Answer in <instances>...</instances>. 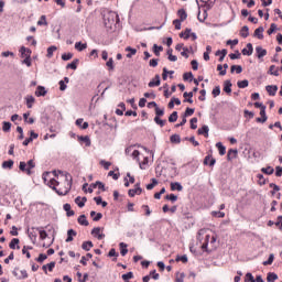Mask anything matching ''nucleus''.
<instances>
[{"label": "nucleus", "instance_id": "obj_4", "mask_svg": "<svg viewBox=\"0 0 282 282\" xmlns=\"http://www.w3.org/2000/svg\"><path fill=\"white\" fill-rule=\"evenodd\" d=\"M129 197H135V195H142V187H140V183L134 185V188L128 191Z\"/></svg>", "mask_w": 282, "mask_h": 282}, {"label": "nucleus", "instance_id": "obj_24", "mask_svg": "<svg viewBox=\"0 0 282 282\" xmlns=\"http://www.w3.org/2000/svg\"><path fill=\"white\" fill-rule=\"evenodd\" d=\"M177 14L180 17V21H186V19H188V14L186 13V10H184V9H180L177 11Z\"/></svg>", "mask_w": 282, "mask_h": 282}, {"label": "nucleus", "instance_id": "obj_54", "mask_svg": "<svg viewBox=\"0 0 282 282\" xmlns=\"http://www.w3.org/2000/svg\"><path fill=\"white\" fill-rule=\"evenodd\" d=\"M269 72H270V74H271L272 76H279V69H276V66H274V65H271V66H270Z\"/></svg>", "mask_w": 282, "mask_h": 282}, {"label": "nucleus", "instance_id": "obj_30", "mask_svg": "<svg viewBox=\"0 0 282 282\" xmlns=\"http://www.w3.org/2000/svg\"><path fill=\"white\" fill-rule=\"evenodd\" d=\"M35 100L36 99L34 98V96H28L26 97V107H28V109H32Z\"/></svg>", "mask_w": 282, "mask_h": 282}, {"label": "nucleus", "instance_id": "obj_39", "mask_svg": "<svg viewBox=\"0 0 282 282\" xmlns=\"http://www.w3.org/2000/svg\"><path fill=\"white\" fill-rule=\"evenodd\" d=\"M56 50H58V47H56V46H50V47L47 48V54H46L47 58H52V56H54V52H56Z\"/></svg>", "mask_w": 282, "mask_h": 282}, {"label": "nucleus", "instance_id": "obj_35", "mask_svg": "<svg viewBox=\"0 0 282 282\" xmlns=\"http://www.w3.org/2000/svg\"><path fill=\"white\" fill-rule=\"evenodd\" d=\"M216 147L219 151V155H226V147L221 142L216 143Z\"/></svg>", "mask_w": 282, "mask_h": 282}, {"label": "nucleus", "instance_id": "obj_21", "mask_svg": "<svg viewBox=\"0 0 282 282\" xmlns=\"http://www.w3.org/2000/svg\"><path fill=\"white\" fill-rule=\"evenodd\" d=\"M263 26H259L258 29H256L253 36H257V39L261 41L263 39Z\"/></svg>", "mask_w": 282, "mask_h": 282}, {"label": "nucleus", "instance_id": "obj_42", "mask_svg": "<svg viewBox=\"0 0 282 282\" xmlns=\"http://www.w3.org/2000/svg\"><path fill=\"white\" fill-rule=\"evenodd\" d=\"M181 39H191V29H186L185 32L180 33Z\"/></svg>", "mask_w": 282, "mask_h": 282}, {"label": "nucleus", "instance_id": "obj_44", "mask_svg": "<svg viewBox=\"0 0 282 282\" xmlns=\"http://www.w3.org/2000/svg\"><path fill=\"white\" fill-rule=\"evenodd\" d=\"M23 118H24V122H28L29 124H34V118H30V112H25L23 115Z\"/></svg>", "mask_w": 282, "mask_h": 282}, {"label": "nucleus", "instance_id": "obj_26", "mask_svg": "<svg viewBox=\"0 0 282 282\" xmlns=\"http://www.w3.org/2000/svg\"><path fill=\"white\" fill-rule=\"evenodd\" d=\"M75 50H77V52H83L84 50H87V43L83 44L82 42H76Z\"/></svg>", "mask_w": 282, "mask_h": 282}, {"label": "nucleus", "instance_id": "obj_50", "mask_svg": "<svg viewBox=\"0 0 282 282\" xmlns=\"http://www.w3.org/2000/svg\"><path fill=\"white\" fill-rule=\"evenodd\" d=\"M213 217H218L219 219H224L226 217V213L224 212H212Z\"/></svg>", "mask_w": 282, "mask_h": 282}, {"label": "nucleus", "instance_id": "obj_18", "mask_svg": "<svg viewBox=\"0 0 282 282\" xmlns=\"http://www.w3.org/2000/svg\"><path fill=\"white\" fill-rule=\"evenodd\" d=\"M237 153L238 151L236 149H230L228 150L227 153V160L230 162L231 160H235V158H237Z\"/></svg>", "mask_w": 282, "mask_h": 282}, {"label": "nucleus", "instance_id": "obj_41", "mask_svg": "<svg viewBox=\"0 0 282 282\" xmlns=\"http://www.w3.org/2000/svg\"><path fill=\"white\" fill-rule=\"evenodd\" d=\"M171 142L174 143V144H180V142H182V139L180 138V134H173L171 138H170Z\"/></svg>", "mask_w": 282, "mask_h": 282}, {"label": "nucleus", "instance_id": "obj_31", "mask_svg": "<svg viewBox=\"0 0 282 282\" xmlns=\"http://www.w3.org/2000/svg\"><path fill=\"white\" fill-rule=\"evenodd\" d=\"M40 232V239L44 241V239H47V231L43 230V227L35 228Z\"/></svg>", "mask_w": 282, "mask_h": 282}, {"label": "nucleus", "instance_id": "obj_57", "mask_svg": "<svg viewBox=\"0 0 282 282\" xmlns=\"http://www.w3.org/2000/svg\"><path fill=\"white\" fill-rule=\"evenodd\" d=\"M154 122H156L160 127H164V124H166V120H162L160 117H154Z\"/></svg>", "mask_w": 282, "mask_h": 282}, {"label": "nucleus", "instance_id": "obj_6", "mask_svg": "<svg viewBox=\"0 0 282 282\" xmlns=\"http://www.w3.org/2000/svg\"><path fill=\"white\" fill-rule=\"evenodd\" d=\"M20 53H21L22 58H31V56H32V50H30L25 46H22L20 48Z\"/></svg>", "mask_w": 282, "mask_h": 282}, {"label": "nucleus", "instance_id": "obj_56", "mask_svg": "<svg viewBox=\"0 0 282 282\" xmlns=\"http://www.w3.org/2000/svg\"><path fill=\"white\" fill-rule=\"evenodd\" d=\"M176 261H182V263H188V257H186V254L177 256Z\"/></svg>", "mask_w": 282, "mask_h": 282}, {"label": "nucleus", "instance_id": "obj_12", "mask_svg": "<svg viewBox=\"0 0 282 282\" xmlns=\"http://www.w3.org/2000/svg\"><path fill=\"white\" fill-rule=\"evenodd\" d=\"M87 203V197H80V196H77L76 198H75V204H77V206L79 207V208H83V207H85V204Z\"/></svg>", "mask_w": 282, "mask_h": 282}, {"label": "nucleus", "instance_id": "obj_63", "mask_svg": "<svg viewBox=\"0 0 282 282\" xmlns=\"http://www.w3.org/2000/svg\"><path fill=\"white\" fill-rule=\"evenodd\" d=\"M245 281H246V282H248V281H250V282H257V281L254 280V276L252 275V273H247Z\"/></svg>", "mask_w": 282, "mask_h": 282}, {"label": "nucleus", "instance_id": "obj_37", "mask_svg": "<svg viewBox=\"0 0 282 282\" xmlns=\"http://www.w3.org/2000/svg\"><path fill=\"white\" fill-rule=\"evenodd\" d=\"M78 68V59H74L72 63L66 65V69H77Z\"/></svg>", "mask_w": 282, "mask_h": 282}, {"label": "nucleus", "instance_id": "obj_60", "mask_svg": "<svg viewBox=\"0 0 282 282\" xmlns=\"http://www.w3.org/2000/svg\"><path fill=\"white\" fill-rule=\"evenodd\" d=\"M274 32H276V24L272 23L270 25V29L267 31V33L270 34H274Z\"/></svg>", "mask_w": 282, "mask_h": 282}, {"label": "nucleus", "instance_id": "obj_10", "mask_svg": "<svg viewBox=\"0 0 282 282\" xmlns=\"http://www.w3.org/2000/svg\"><path fill=\"white\" fill-rule=\"evenodd\" d=\"M20 171H22L23 173H26V175H32V171H30V169H28V163L21 161L20 165H19Z\"/></svg>", "mask_w": 282, "mask_h": 282}, {"label": "nucleus", "instance_id": "obj_49", "mask_svg": "<svg viewBox=\"0 0 282 282\" xmlns=\"http://www.w3.org/2000/svg\"><path fill=\"white\" fill-rule=\"evenodd\" d=\"M195 113V108H186L183 118H188V116H193Z\"/></svg>", "mask_w": 282, "mask_h": 282}, {"label": "nucleus", "instance_id": "obj_33", "mask_svg": "<svg viewBox=\"0 0 282 282\" xmlns=\"http://www.w3.org/2000/svg\"><path fill=\"white\" fill-rule=\"evenodd\" d=\"M141 171H145L147 166L149 165V158H144L142 162L138 161Z\"/></svg>", "mask_w": 282, "mask_h": 282}, {"label": "nucleus", "instance_id": "obj_16", "mask_svg": "<svg viewBox=\"0 0 282 282\" xmlns=\"http://www.w3.org/2000/svg\"><path fill=\"white\" fill-rule=\"evenodd\" d=\"M208 131H210L208 126H203L200 129L197 130V133L198 135H205V138H208Z\"/></svg>", "mask_w": 282, "mask_h": 282}, {"label": "nucleus", "instance_id": "obj_27", "mask_svg": "<svg viewBox=\"0 0 282 282\" xmlns=\"http://www.w3.org/2000/svg\"><path fill=\"white\" fill-rule=\"evenodd\" d=\"M10 129H12V123L10 121H3L2 131H4V133H9Z\"/></svg>", "mask_w": 282, "mask_h": 282}, {"label": "nucleus", "instance_id": "obj_29", "mask_svg": "<svg viewBox=\"0 0 282 282\" xmlns=\"http://www.w3.org/2000/svg\"><path fill=\"white\" fill-rule=\"evenodd\" d=\"M90 217H93V221H100V219H102V214L90 212Z\"/></svg>", "mask_w": 282, "mask_h": 282}, {"label": "nucleus", "instance_id": "obj_40", "mask_svg": "<svg viewBox=\"0 0 282 282\" xmlns=\"http://www.w3.org/2000/svg\"><path fill=\"white\" fill-rule=\"evenodd\" d=\"M17 246H19V238H13L9 243V248H11V250H17Z\"/></svg>", "mask_w": 282, "mask_h": 282}, {"label": "nucleus", "instance_id": "obj_55", "mask_svg": "<svg viewBox=\"0 0 282 282\" xmlns=\"http://www.w3.org/2000/svg\"><path fill=\"white\" fill-rule=\"evenodd\" d=\"M37 25H47V18L45 15H41L40 20L37 21Z\"/></svg>", "mask_w": 282, "mask_h": 282}, {"label": "nucleus", "instance_id": "obj_45", "mask_svg": "<svg viewBox=\"0 0 282 282\" xmlns=\"http://www.w3.org/2000/svg\"><path fill=\"white\" fill-rule=\"evenodd\" d=\"M239 89H246V87H248L249 82L247 79L240 80L237 83Z\"/></svg>", "mask_w": 282, "mask_h": 282}, {"label": "nucleus", "instance_id": "obj_28", "mask_svg": "<svg viewBox=\"0 0 282 282\" xmlns=\"http://www.w3.org/2000/svg\"><path fill=\"white\" fill-rule=\"evenodd\" d=\"M279 279V275L274 272H269L267 275V281L268 282H274Z\"/></svg>", "mask_w": 282, "mask_h": 282}, {"label": "nucleus", "instance_id": "obj_36", "mask_svg": "<svg viewBox=\"0 0 282 282\" xmlns=\"http://www.w3.org/2000/svg\"><path fill=\"white\" fill-rule=\"evenodd\" d=\"M235 72H236V74H241V72H243V67H241V65H232L231 74H234Z\"/></svg>", "mask_w": 282, "mask_h": 282}, {"label": "nucleus", "instance_id": "obj_1", "mask_svg": "<svg viewBox=\"0 0 282 282\" xmlns=\"http://www.w3.org/2000/svg\"><path fill=\"white\" fill-rule=\"evenodd\" d=\"M206 232H208V229H200L197 232V241H199L202 250L209 252L210 250L215 249V243H217V236L210 237V235Z\"/></svg>", "mask_w": 282, "mask_h": 282}, {"label": "nucleus", "instance_id": "obj_32", "mask_svg": "<svg viewBox=\"0 0 282 282\" xmlns=\"http://www.w3.org/2000/svg\"><path fill=\"white\" fill-rule=\"evenodd\" d=\"M126 52H130L127 54V58H131V56H135V54H138V50L132 48L131 46L126 47Z\"/></svg>", "mask_w": 282, "mask_h": 282}, {"label": "nucleus", "instance_id": "obj_59", "mask_svg": "<svg viewBox=\"0 0 282 282\" xmlns=\"http://www.w3.org/2000/svg\"><path fill=\"white\" fill-rule=\"evenodd\" d=\"M191 129H197V118L196 117H194V118H192L191 119Z\"/></svg>", "mask_w": 282, "mask_h": 282}, {"label": "nucleus", "instance_id": "obj_48", "mask_svg": "<svg viewBox=\"0 0 282 282\" xmlns=\"http://www.w3.org/2000/svg\"><path fill=\"white\" fill-rule=\"evenodd\" d=\"M91 257H94L91 253H87L86 257L83 256L80 259V263L84 265H87V261H88V259H91Z\"/></svg>", "mask_w": 282, "mask_h": 282}, {"label": "nucleus", "instance_id": "obj_2", "mask_svg": "<svg viewBox=\"0 0 282 282\" xmlns=\"http://www.w3.org/2000/svg\"><path fill=\"white\" fill-rule=\"evenodd\" d=\"M59 175H64L65 177V187L64 188H59L57 189L56 186H58V181H56L55 178H51L46 184L47 186H50V188H52L53 191H55L57 193V195H67V193H69V191H72V175L69 173H63V171H58Z\"/></svg>", "mask_w": 282, "mask_h": 282}, {"label": "nucleus", "instance_id": "obj_13", "mask_svg": "<svg viewBox=\"0 0 282 282\" xmlns=\"http://www.w3.org/2000/svg\"><path fill=\"white\" fill-rule=\"evenodd\" d=\"M224 91L226 94H232V83L230 80L224 82Z\"/></svg>", "mask_w": 282, "mask_h": 282}, {"label": "nucleus", "instance_id": "obj_38", "mask_svg": "<svg viewBox=\"0 0 282 282\" xmlns=\"http://www.w3.org/2000/svg\"><path fill=\"white\" fill-rule=\"evenodd\" d=\"M261 172L264 173L265 175H272L274 173V167L272 166L262 167Z\"/></svg>", "mask_w": 282, "mask_h": 282}, {"label": "nucleus", "instance_id": "obj_25", "mask_svg": "<svg viewBox=\"0 0 282 282\" xmlns=\"http://www.w3.org/2000/svg\"><path fill=\"white\" fill-rule=\"evenodd\" d=\"M83 250H86V252H89L91 248H94V242L91 241H84L82 245Z\"/></svg>", "mask_w": 282, "mask_h": 282}, {"label": "nucleus", "instance_id": "obj_14", "mask_svg": "<svg viewBox=\"0 0 282 282\" xmlns=\"http://www.w3.org/2000/svg\"><path fill=\"white\" fill-rule=\"evenodd\" d=\"M76 230L74 229H68L67 231V238H66V243H69L72 241H74V237H76Z\"/></svg>", "mask_w": 282, "mask_h": 282}, {"label": "nucleus", "instance_id": "obj_64", "mask_svg": "<svg viewBox=\"0 0 282 282\" xmlns=\"http://www.w3.org/2000/svg\"><path fill=\"white\" fill-rule=\"evenodd\" d=\"M184 273H177L176 274V282H184Z\"/></svg>", "mask_w": 282, "mask_h": 282}, {"label": "nucleus", "instance_id": "obj_51", "mask_svg": "<svg viewBox=\"0 0 282 282\" xmlns=\"http://www.w3.org/2000/svg\"><path fill=\"white\" fill-rule=\"evenodd\" d=\"M151 182H152L151 184L147 185L148 191H153V188H155V186H158V181L155 178H152Z\"/></svg>", "mask_w": 282, "mask_h": 282}, {"label": "nucleus", "instance_id": "obj_5", "mask_svg": "<svg viewBox=\"0 0 282 282\" xmlns=\"http://www.w3.org/2000/svg\"><path fill=\"white\" fill-rule=\"evenodd\" d=\"M116 19H118V14L111 12L105 18V24L106 25H113L116 23Z\"/></svg>", "mask_w": 282, "mask_h": 282}, {"label": "nucleus", "instance_id": "obj_19", "mask_svg": "<svg viewBox=\"0 0 282 282\" xmlns=\"http://www.w3.org/2000/svg\"><path fill=\"white\" fill-rule=\"evenodd\" d=\"M47 90H45V87L43 86H37L36 90H35V96L41 97V96H46Z\"/></svg>", "mask_w": 282, "mask_h": 282}, {"label": "nucleus", "instance_id": "obj_43", "mask_svg": "<svg viewBox=\"0 0 282 282\" xmlns=\"http://www.w3.org/2000/svg\"><path fill=\"white\" fill-rule=\"evenodd\" d=\"M164 116V108L155 107V118H162Z\"/></svg>", "mask_w": 282, "mask_h": 282}, {"label": "nucleus", "instance_id": "obj_3", "mask_svg": "<svg viewBox=\"0 0 282 282\" xmlns=\"http://www.w3.org/2000/svg\"><path fill=\"white\" fill-rule=\"evenodd\" d=\"M126 155H131L133 160L140 162V151L135 150L134 145H130L126 149Z\"/></svg>", "mask_w": 282, "mask_h": 282}, {"label": "nucleus", "instance_id": "obj_17", "mask_svg": "<svg viewBox=\"0 0 282 282\" xmlns=\"http://www.w3.org/2000/svg\"><path fill=\"white\" fill-rule=\"evenodd\" d=\"M240 36H242V39H248V36H250V29L248 25L242 26L240 30Z\"/></svg>", "mask_w": 282, "mask_h": 282}, {"label": "nucleus", "instance_id": "obj_53", "mask_svg": "<svg viewBox=\"0 0 282 282\" xmlns=\"http://www.w3.org/2000/svg\"><path fill=\"white\" fill-rule=\"evenodd\" d=\"M169 122H177V111H173L169 117Z\"/></svg>", "mask_w": 282, "mask_h": 282}, {"label": "nucleus", "instance_id": "obj_23", "mask_svg": "<svg viewBox=\"0 0 282 282\" xmlns=\"http://www.w3.org/2000/svg\"><path fill=\"white\" fill-rule=\"evenodd\" d=\"M80 226H89V221L87 220V216L80 215L77 219Z\"/></svg>", "mask_w": 282, "mask_h": 282}, {"label": "nucleus", "instance_id": "obj_58", "mask_svg": "<svg viewBox=\"0 0 282 282\" xmlns=\"http://www.w3.org/2000/svg\"><path fill=\"white\" fill-rule=\"evenodd\" d=\"M17 131H18V133H20L19 137H18V140H23V138H25L23 135V128L21 126H18Z\"/></svg>", "mask_w": 282, "mask_h": 282}, {"label": "nucleus", "instance_id": "obj_46", "mask_svg": "<svg viewBox=\"0 0 282 282\" xmlns=\"http://www.w3.org/2000/svg\"><path fill=\"white\" fill-rule=\"evenodd\" d=\"M164 50V47L159 46L158 44L153 45V52L155 54V56H160V52H162Z\"/></svg>", "mask_w": 282, "mask_h": 282}, {"label": "nucleus", "instance_id": "obj_61", "mask_svg": "<svg viewBox=\"0 0 282 282\" xmlns=\"http://www.w3.org/2000/svg\"><path fill=\"white\" fill-rule=\"evenodd\" d=\"M124 281H129V279H133V272H128L126 274H122L121 276Z\"/></svg>", "mask_w": 282, "mask_h": 282}, {"label": "nucleus", "instance_id": "obj_34", "mask_svg": "<svg viewBox=\"0 0 282 282\" xmlns=\"http://www.w3.org/2000/svg\"><path fill=\"white\" fill-rule=\"evenodd\" d=\"M12 166H14V161L13 160H8V161L2 162V169L11 170Z\"/></svg>", "mask_w": 282, "mask_h": 282}, {"label": "nucleus", "instance_id": "obj_22", "mask_svg": "<svg viewBox=\"0 0 282 282\" xmlns=\"http://www.w3.org/2000/svg\"><path fill=\"white\" fill-rule=\"evenodd\" d=\"M171 191L182 192V191H184V187L182 186L181 183L174 182V183H171Z\"/></svg>", "mask_w": 282, "mask_h": 282}, {"label": "nucleus", "instance_id": "obj_11", "mask_svg": "<svg viewBox=\"0 0 282 282\" xmlns=\"http://www.w3.org/2000/svg\"><path fill=\"white\" fill-rule=\"evenodd\" d=\"M160 75H155V77L148 84V87H160Z\"/></svg>", "mask_w": 282, "mask_h": 282}, {"label": "nucleus", "instance_id": "obj_7", "mask_svg": "<svg viewBox=\"0 0 282 282\" xmlns=\"http://www.w3.org/2000/svg\"><path fill=\"white\" fill-rule=\"evenodd\" d=\"M257 56L259 59L263 58V56L268 55V51L261 46L256 47Z\"/></svg>", "mask_w": 282, "mask_h": 282}, {"label": "nucleus", "instance_id": "obj_20", "mask_svg": "<svg viewBox=\"0 0 282 282\" xmlns=\"http://www.w3.org/2000/svg\"><path fill=\"white\" fill-rule=\"evenodd\" d=\"M119 248H120V253H121V257H127V253L129 252V249H127L128 248V246H127V243H124V242H120L119 243Z\"/></svg>", "mask_w": 282, "mask_h": 282}, {"label": "nucleus", "instance_id": "obj_15", "mask_svg": "<svg viewBox=\"0 0 282 282\" xmlns=\"http://www.w3.org/2000/svg\"><path fill=\"white\" fill-rule=\"evenodd\" d=\"M269 96H276V91H279V87L278 86H267L265 87Z\"/></svg>", "mask_w": 282, "mask_h": 282}, {"label": "nucleus", "instance_id": "obj_47", "mask_svg": "<svg viewBox=\"0 0 282 282\" xmlns=\"http://www.w3.org/2000/svg\"><path fill=\"white\" fill-rule=\"evenodd\" d=\"M272 263H274V253H271L269 256V259L267 261H264L262 264L263 265H272Z\"/></svg>", "mask_w": 282, "mask_h": 282}, {"label": "nucleus", "instance_id": "obj_62", "mask_svg": "<svg viewBox=\"0 0 282 282\" xmlns=\"http://www.w3.org/2000/svg\"><path fill=\"white\" fill-rule=\"evenodd\" d=\"M184 80H193V73H184L183 75Z\"/></svg>", "mask_w": 282, "mask_h": 282}, {"label": "nucleus", "instance_id": "obj_52", "mask_svg": "<svg viewBox=\"0 0 282 282\" xmlns=\"http://www.w3.org/2000/svg\"><path fill=\"white\" fill-rule=\"evenodd\" d=\"M72 58H74V54L73 53H64L62 55V61H72Z\"/></svg>", "mask_w": 282, "mask_h": 282}, {"label": "nucleus", "instance_id": "obj_8", "mask_svg": "<svg viewBox=\"0 0 282 282\" xmlns=\"http://www.w3.org/2000/svg\"><path fill=\"white\" fill-rule=\"evenodd\" d=\"M100 227H95L93 230H91V235H94V237H97V239L101 240V239H105V234H100Z\"/></svg>", "mask_w": 282, "mask_h": 282}, {"label": "nucleus", "instance_id": "obj_9", "mask_svg": "<svg viewBox=\"0 0 282 282\" xmlns=\"http://www.w3.org/2000/svg\"><path fill=\"white\" fill-rule=\"evenodd\" d=\"M252 52H254V48L252 47V43H248L247 48L242 50L243 56H252Z\"/></svg>", "mask_w": 282, "mask_h": 282}]
</instances>
